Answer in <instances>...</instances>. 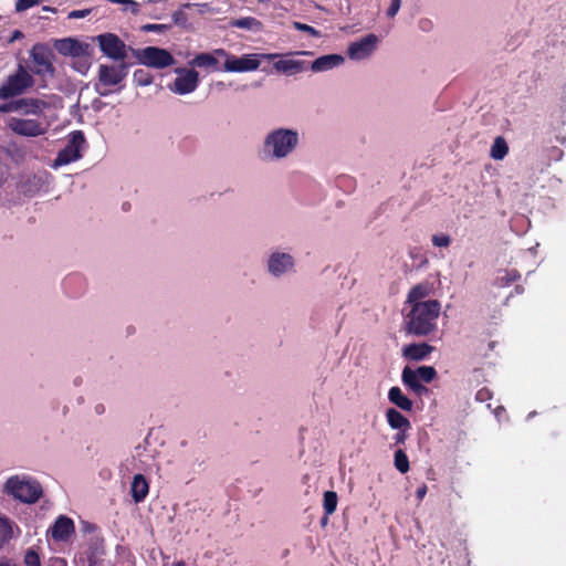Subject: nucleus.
<instances>
[{
	"mask_svg": "<svg viewBox=\"0 0 566 566\" xmlns=\"http://www.w3.org/2000/svg\"><path fill=\"white\" fill-rule=\"evenodd\" d=\"M441 304L438 300H427L426 303H416L403 315V331L417 337H427L438 329V318Z\"/></svg>",
	"mask_w": 566,
	"mask_h": 566,
	"instance_id": "1",
	"label": "nucleus"
},
{
	"mask_svg": "<svg viewBox=\"0 0 566 566\" xmlns=\"http://www.w3.org/2000/svg\"><path fill=\"white\" fill-rule=\"evenodd\" d=\"M34 86L33 76L19 64L17 71L10 74L0 86V99H15L14 97L21 96L29 88Z\"/></svg>",
	"mask_w": 566,
	"mask_h": 566,
	"instance_id": "2",
	"label": "nucleus"
},
{
	"mask_svg": "<svg viewBox=\"0 0 566 566\" xmlns=\"http://www.w3.org/2000/svg\"><path fill=\"white\" fill-rule=\"evenodd\" d=\"M7 492L23 503H35L43 493L41 484L31 479L11 476L6 482Z\"/></svg>",
	"mask_w": 566,
	"mask_h": 566,
	"instance_id": "3",
	"label": "nucleus"
},
{
	"mask_svg": "<svg viewBox=\"0 0 566 566\" xmlns=\"http://www.w3.org/2000/svg\"><path fill=\"white\" fill-rule=\"evenodd\" d=\"M298 135L292 129L279 128L270 133L264 142V149L272 148L275 158L286 157L297 145Z\"/></svg>",
	"mask_w": 566,
	"mask_h": 566,
	"instance_id": "4",
	"label": "nucleus"
},
{
	"mask_svg": "<svg viewBox=\"0 0 566 566\" xmlns=\"http://www.w3.org/2000/svg\"><path fill=\"white\" fill-rule=\"evenodd\" d=\"M436 377L437 370L432 366H420L416 370L406 366L401 374L403 385L418 396H422L429 391L421 381L430 384Z\"/></svg>",
	"mask_w": 566,
	"mask_h": 566,
	"instance_id": "5",
	"label": "nucleus"
},
{
	"mask_svg": "<svg viewBox=\"0 0 566 566\" xmlns=\"http://www.w3.org/2000/svg\"><path fill=\"white\" fill-rule=\"evenodd\" d=\"M46 107L43 99L36 97H20L0 104V113H18L20 117L40 116Z\"/></svg>",
	"mask_w": 566,
	"mask_h": 566,
	"instance_id": "6",
	"label": "nucleus"
},
{
	"mask_svg": "<svg viewBox=\"0 0 566 566\" xmlns=\"http://www.w3.org/2000/svg\"><path fill=\"white\" fill-rule=\"evenodd\" d=\"M8 129L22 137H39L46 134L49 125L38 118L12 116L7 123Z\"/></svg>",
	"mask_w": 566,
	"mask_h": 566,
	"instance_id": "7",
	"label": "nucleus"
},
{
	"mask_svg": "<svg viewBox=\"0 0 566 566\" xmlns=\"http://www.w3.org/2000/svg\"><path fill=\"white\" fill-rule=\"evenodd\" d=\"M54 54L46 45L36 43L30 51V59L34 64L32 72L41 77H53L55 67L52 63Z\"/></svg>",
	"mask_w": 566,
	"mask_h": 566,
	"instance_id": "8",
	"label": "nucleus"
},
{
	"mask_svg": "<svg viewBox=\"0 0 566 566\" xmlns=\"http://www.w3.org/2000/svg\"><path fill=\"white\" fill-rule=\"evenodd\" d=\"M214 53L220 57H226L223 70L226 72H250L259 69L261 61L258 54H244L241 57L229 54L223 49L214 50Z\"/></svg>",
	"mask_w": 566,
	"mask_h": 566,
	"instance_id": "9",
	"label": "nucleus"
},
{
	"mask_svg": "<svg viewBox=\"0 0 566 566\" xmlns=\"http://www.w3.org/2000/svg\"><path fill=\"white\" fill-rule=\"evenodd\" d=\"M85 145L84 133L82 130L72 132L65 147L57 153L55 165L63 166L80 159Z\"/></svg>",
	"mask_w": 566,
	"mask_h": 566,
	"instance_id": "10",
	"label": "nucleus"
},
{
	"mask_svg": "<svg viewBox=\"0 0 566 566\" xmlns=\"http://www.w3.org/2000/svg\"><path fill=\"white\" fill-rule=\"evenodd\" d=\"M136 56L140 64L156 69L168 67L175 63L170 52L156 46H147L139 50L136 52Z\"/></svg>",
	"mask_w": 566,
	"mask_h": 566,
	"instance_id": "11",
	"label": "nucleus"
},
{
	"mask_svg": "<svg viewBox=\"0 0 566 566\" xmlns=\"http://www.w3.org/2000/svg\"><path fill=\"white\" fill-rule=\"evenodd\" d=\"M99 50L114 61L124 62L127 57V46L118 35L114 33L99 34L96 38Z\"/></svg>",
	"mask_w": 566,
	"mask_h": 566,
	"instance_id": "12",
	"label": "nucleus"
},
{
	"mask_svg": "<svg viewBox=\"0 0 566 566\" xmlns=\"http://www.w3.org/2000/svg\"><path fill=\"white\" fill-rule=\"evenodd\" d=\"M128 65L122 62L119 65L101 64L98 67V81L103 86H115L128 74Z\"/></svg>",
	"mask_w": 566,
	"mask_h": 566,
	"instance_id": "13",
	"label": "nucleus"
},
{
	"mask_svg": "<svg viewBox=\"0 0 566 566\" xmlns=\"http://www.w3.org/2000/svg\"><path fill=\"white\" fill-rule=\"evenodd\" d=\"M178 76L175 78L170 90L177 94L185 95L193 92L199 84V75L195 70H178Z\"/></svg>",
	"mask_w": 566,
	"mask_h": 566,
	"instance_id": "14",
	"label": "nucleus"
},
{
	"mask_svg": "<svg viewBox=\"0 0 566 566\" xmlns=\"http://www.w3.org/2000/svg\"><path fill=\"white\" fill-rule=\"evenodd\" d=\"M74 533V522L66 515L57 516L53 525L46 532V534L55 542H69Z\"/></svg>",
	"mask_w": 566,
	"mask_h": 566,
	"instance_id": "15",
	"label": "nucleus"
},
{
	"mask_svg": "<svg viewBox=\"0 0 566 566\" xmlns=\"http://www.w3.org/2000/svg\"><path fill=\"white\" fill-rule=\"evenodd\" d=\"M378 39L375 34H368L359 41L352 43L348 48L350 59L360 60L367 57L376 48Z\"/></svg>",
	"mask_w": 566,
	"mask_h": 566,
	"instance_id": "16",
	"label": "nucleus"
},
{
	"mask_svg": "<svg viewBox=\"0 0 566 566\" xmlns=\"http://www.w3.org/2000/svg\"><path fill=\"white\" fill-rule=\"evenodd\" d=\"M434 347L427 343H413L403 346L402 355L406 359L412 361H420L428 357Z\"/></svg>",
	"mask_w": 566,
	"mask_h": 566,
	"instance_id": "17",
	"label": "nucleus"
},
{
	"mask_svg": "<svg viewBox=\"0 0 566 566\" xmlns=\"http://www.w3.org/2000/svg\"><path fill=\"white\" fill-rule=\"evenodd\" d=\"M274 69L287 75L301 73L307 69L306 62L294 59H281L273 64Z\"/></svg>",
	"mask_w": 566,
	"mask_h": 566,
	"instance_id": "18",
	"label": "nucleus"
},
{
	"mask_svg": "<svg viewBox=\"0 0 566 566\" xmlns=\"http://www.w3.org/2000/svg\"><path fill=\"white\" fill-rule=\"evenodd\" d=\"M293 266V259L286 253H274L269 261V271L274 275H281Z\"/></svg>",
	"mask_w": 566,
	"mask_h": 566,
	"instance_id": "19",
	"label": "nucleus"
},
{
	"mask_svg": "<svg viewBox=\"0 0 566 566\" xmlns=\"http://www.w3.org/2000/svg\"><path fill=\"white\" fill-rule=\"evenodd\" d=\"M149 492V484L143 474H136L130 484V493L135 503L143 502Z\"/></svg>",
	"mask_w": 566,
	"mask_h": 566,
	"instance_id": "20",
	"label": "nucleus"
},
{
	"mask_svg": "<svg viewBox=\"0 0 566 566\" xmlns=\"http://www.w3.org/2000/svg\"><path fill=\"white\" fill-rule=\"evenodd\" d=\"M344 62V57L338 54H327L317 57L312 64L311 70L313 72H323L331 70Z\"/></svg>",
	"mask_w": 566,
	"mask_h": 566,
	"instance_id": "21",
	"label": "nucleus"
},
{
	"mask_svg": "<svg viewBox=\"0 0 566 566\" xmlns=\"http://www.w3.org/2000/svg\"><path fill=\"white\" fill-rule=\"evenodd\" d=\"M55 48L64 55L80 56L83 53L82 43L71 38L57 41Z\"/></svg>",
	"mask_w": 566,
	"mask_h": 566,
	"instance_id": "22",
	"label": "nucleus"
},
{
	"mask_svg": "<svg viewBox=\"0 0 566 566\" xmlns=\"http://www.w3.org/2000/svg\"><path fill=\"white\" fill-rule=\"evenodd\" d=\"M388 399L403 411H411L413 402L401 391L399 387H391L388 391Z\"/></svg>",
	"mask_w": 566,
	"mask_h": 566,
	"instance_id": "23",
	"label": "nucleus"
},
{
	"mask_svg": "<svg viewBox=\"0 0 566 566\" xmlns=\"http://www.w3.org/2000/svg\"><path fill=\"white\" fill-rule=\"evenodd\" d=\"M386 419H387L388 424L392 429L408 430L411 427L409 419L407 417H405L401 412L396 410L395 408H389L386 411Z\"/></svg>",
	"mask_w": 566,
	"mask_h": 566,
	"instance_id": "24",
	"label": "nucleus"
},
{
	"mask_svg": "<svg viewBox=\"0 0 566 566\" xmlns=\"http://www.w3.org/2000/svg\"><path fill=\"white\" fill-rule=\"evenodd\" d=\"M429 295V287L427 284L420 283L410 289L407 295L406 305L411 307L416 303H426L424 300Z\"/></svg>",
	"mask_w": 566,
	"mask_h": 566,
	"instance_id": "25",
	"label": "nucleus"
},
{
	"mask_svg": "<svg viewBox=\"0 0 566 566\" xmlns=\"http://www.w3.org/2000/svg\"><path fill=\"white\" fill-rule=\"evenodd\" d=\"M214 51L212 53H199L197 54L191 64L197 67L219 70V61Z\"/></svg>",
	"mask_w": 566,
	"mask_h": 566,
	"instance_id": "26",
	"label": "nucleus"
},
{
	"mask_svg": "<svg viewBox=\"0 0 566 566\" xmlns=\"http://www.w3.org/2000/svg\"><path fill=\"white\" fill-rule=\"evenodd\" d=\"M104 554V538L99 534H94L88 542V560L98 558Z\"/></svg>",
	"mask_w": 566,
	"mask_h": 566,
	"instance_id": "27",
	"label": "nucleus"
},
{
	"mask_svg": "<svg viewBox=\"0 0 566 566\" xmlns=\"http://www.w3.org/2000/svg\"><path fill=\"white\" fill-rule=\"evenodd\" d=\"M509 153V146L504 137L497 136L491 146L490 156L494 160H502Z\"/></svg>",
	"mask_w": 566,
	"mask_h": 566,
	"instance_id": "28",
	"label": "nucleus"
},
{
	"mask_svg": "<svg viewBox=\"0 0 566 566\" xmlns=\"http://www.w3.org/2000/svg\"><path fill=\"white\" fill-rule=\"evenodd\" d=\"M12 538V526L8 517L0 516V549Z\"/></svg>",
	"mask_w": 566,
	"mask_h": 566,
	"instance_id": "29",
	"label": "nucleus"
},
{
	"mask_svg": "<svg viewBox=\"0 0 566 566\" xmlns=\"http://www.w3.org/2000/svg\"><path fill=\"white\" fill-rule=\"evenodd\" d=\"M337 501L338 497L336 492L326 491L324 493L323 507L326 516L332 515L336 511Z\"/></svg>",
	"mask_w": 566,
	"mask_h": 566,
	"instance_id": "30",
	"label": "nucleus"
},
{
	"mask_svg": "<svg viewBox=\"0 0 566 566\" xmlns=\"http://www.w3.org/2000/svg\"><path fill=\"white\" fill-rule=\"evenodd\" d=\"M394 464L400 473H407L410 469L409 459L406 452L398 449L394 455Z\"/></svg>",
	"mask_w": 566,
	"mask_h": 566,
	"instance_id": "31",
	"label": "nucleus"
},
{
	"mask_svg": "<svg viewBox=\"0 0 566 566\" xmlns=\"http://www.w3.org/2000/svg\"><path fill=\"white\" fill-rule=\"evenodd\" d=\"M232 27L240 29L252 30L261 25V22L253 17H245L241 19H235L231 22Z\"/></svg>",
	"mask_w": 566,
	"mask_h": 566,
	"instance_id": "32",
	"label": "nucleus"
},
{
	"mask_svg": "<svg viewBox=\"0 0 566 566\" xmlns=\"http://www.w3.org/2000/svg\"><path fill=\"white\" fill-rule=\"evenodd\" d=\"M134 81L140 86H146L153 82V77L148 72L140 69L134 72Z\"/></svg>",
	"mask_w": 566,
	"mask_h": 566,
	"instance_id": "33",
	"label": "nucleus"
},
{
	"mask_svg": "<svg viewBox=\"0 0 566 566\" xmlns=\"http://www.w3.org/2000/svg\"><path fill=\"white\" fill-rule=\"evenodd\" d=\"M25 566H41L39 554L33 549L29 548L24 555Z\"/></svg>",
	"mask_w": 566,
	"mask_h": 566,
	"instance_id": "34",
	"label": "nucleus"
},
{
	"mask_svg": "<svg viewBox=\"0 0 566 566\" xmlns=\"http://www.w3.org/2000/svg\"><path fill=\"white\" fill-rule=\"evenodd\" d=\"M293 27H294V29L305 32L312 36H315V38L321 36V32L308 24L295 21V22H293Z\"/></svg>",
	"mask_w": 566,
	"mask_h": 566,
	"instance_id": "35",
	"label": "nucleus"
},
{
	"mask_svg": "<svg viewBox=\"0 0 566 566\" xmlns=\"http://www.w3.org/2000/svg\"><path fill=\"white\" fill-rule=\"evenodd\" d=\"M170 24H156V23H149L142 27V31L144 32H159L164 33L168 30H170Z\"/></svg>",
	"mask_w": 566,
	"mask_h": 566,
	"instance_id": "36",
	"label": "nucleus"
},
{
	"mask_svg": "<svg viewBox=\"0 0 566 566\" xmlns=\"http://www.w3.org/2000/svg\"><path fill=\"white\" fill-rule=\"evenodd\" d=\"M40 3V0H17L15 2V10L18 12L25 11L34 6H38Z\"/></svg>",
	"mask_w": 566,
	"mask_h": 566,
	"instance_id": "37",
	"label": "nucleus"
},
{
	"mask_svg": "<svg viewBox=\"0 0 566 566\" xmlns=\"http://www.w3.org/2000/svg\"><path fill=\"white\" fill-rule=\"evenodd\" d=\"M450 237L446 234H434L432 235V243L434 247L447 248L450 245Z\"/></svg>",
	"mask_w": 566,
	"mask_h": 566,
	"instance_id": "38",
	"label": "nucleus"
},
{
	"mask_svg": "<svg viewBox=\"0 0 566 566\" xmlns=\"http://www.w3.org/2000/svg\"><path fill=\"white\" fill-rule=\"evenodd\" d=\"M521 277V274L513 270L511 272H506L504 276L499 277V281L501 282V285H507Z\"/></svg>",
	"mask_w": 566,
	"mask_h": 566,
	"instance_id": "39",
	"label": "nucleus"
},
{
	"mask_svg": "<svg viewBox=\"0 0 566 566\" xmlns=\"http://www.w3.org/2000/svg\"><path fill=\"white\" fill-rule=\"evenodd\" d=\"M171 19L176 25L184 27L187 22V14L180 9L172 13Z\"/></svg>",
	"mask_w": 566,
	"mask_h": 566,
	"instance_id": "40",
	"label": "nucleus"
},
{
	"mask_svg": "<svg viewBox=\"0 0 566 566\" xmlns=\"http://www.w3.org/2000/svg\"><path fill=\"white\" fill-rule=\"evenodd\" d=\"M492 398V391L489 388H481L475 395V399L480 402H485Z\"/></svg>",
	"mask_w": 566,
	"mask_h": 566,
	"instance_id": "41",
	"label": "nucleus"
},
{
	"mask_svg": "<svg viewBox=\"0 0 566 566\" xmlns=\"http://www.w3.org/2000/svg\"><path fill=\"white\" fill-rule=\"evenodd\" d=\"M81 531L84 534H94L97 531V525L87 521L81 523Z\"/></svg>",
	"mask_w": 566,
	"mask_h": 566,
	"instance_id": "42",
	"label": "nucleus"
},
{
	"mask_svg": "<svg viewBox=\"0 0 566 566\" xmlns=\"http://www.w3.org/2000/svg\"><path fill=\"white\" fill-rule=\"evenodd\" d=\"M400 6H401V0H391V3L387 10V15L389 18H394L398 13Z\"/></svg>",
	"mask_w": 566,
	"mask_h": 566,
	"instance_id": "43",
	"label": "nucleus"
},
{
	"mask_svg": "<svg viewBox=\"0 0 566 566\" xmlns=\"http://www.w3.org/2000/svg\"><path fill=\"white\" fill-rule=\"evenodd\" d=\"M72 284L83 285V279L80 275H72L66 277L64 281L65 289L69 290L70 285Z\"/></svg>",
	"mask_w": 566,
	"mask_h": 566,
	"instance_id": "44",
	"label": "nucleus"
},
{
	"mask_svg": "<svg viewBox=\"0 0 566 566\" xmlns=\"http://www.w3.org/2000/svg\"><path fill=\"white\" fill-rule=\"evenodd\" d=\"M91 9H84V10H74L69 13L70 19H82L87 17L91 13Z\"/></svg>",
	"mask_w": 566,
	"mask_h": 566,
	"instance_id": "45",
	"label": "nucleus"
},
{
	"mask_svg": "<svg viewBox=\"0 0 566 566\" xmlns=\"http://www.w3.org/2000/svg\"><path fill=\"white\" fill-rule=\"evenodd\" d=\"M394 439L397 444H403L407 439V430L400 429V431L395 434Z\"/></svg>",
	"mask_w": 566,
	"mask_h": 566,
	"instance_id": "46",
	"label": "nucleus"
},
{
	"mask_svg": "<svg viewBox=\"0 0 566 566\" xmlns=\"http://www.w3.org/2000/svg\"><path fill=\"white\" fill-rule=\"evenodd\" d=\"M428 492V488L426 484H421L417 491H416V497L419 500V501H422L423 497L426 496Z\"/></svg>",
	"mask_w": 566,
	"mask_h": 566,
	"instance_id": "47",
	"label": "nucleus"
},
{
	"mask_svg": "<svg viewBox=\"0 0 566 566\" xmlns=\"http://www.w3.org/2000/svg\"><path fill=\"white\" fill-rule=\"evenodd\" d=\"M431 22L429 20H421L419 25L422 30L427 31L430 28Z\"/></svg>",
	"mask_w": 566,
	"mask_h": 566,
	"instance_id": "48",
	"label": "nucleus"
},
{
	"mask_svg": "<svg viewBox=\"0 0 566 566\" xmlns=\"http://www.w3.org/2000/svg\"><path fill=\"white\" fill-rule=\"evenodd\" d=\"M0 566H17L15 563H13L10 559L0 560Z\"/></svg>",
	"mask_w": 566,
	"mask_h": 566,
	"instance_id": "49",
	"label": "nucleus"
},
{
	"mask_svg": "<svg viewBox=\"0 0 566 566\" xmlns=\"http://www.w3.org/2000/svg\"><path fill=\"white\" fill-rule=\"evenodd\" d=\"M153 3H161L163 6H165L167 3V0H147L146 2L147 6Z\"/></svg>",
	"mask_w": 566,
	"mask_h": 566,
	"instance_id": "50",
	"label": "nucleus"
},
{
	"mask_svg": "<svg viewBox=\"0 0 566 566\" xmlns=\"http://www.w3.org/2000/svg\"><path fill=\"white\" fill-rule=\"evenodd\" d=\"M22 36H23V33H22L21 31H19V30H15V31L13 32V35H12L11 41H14V40H17V39H20V38H22Z\"/></svg>",
	"mask_w": 566,
	"mask_h": 566,
	"instance_id": "51",
	"label": "nucleus"
},
{
	"mask_svg": "<svg viewBox=\"0 0 566 566\" xmlns=\"http://www.w3.org/2000/svg\"><path fill=\"white\" fill-rule=\"evenodd\" d=\"M268 59L272 60L279 56V54H268L265 55Z\"/></svg>",
	"mask_w": 566,
	"mask_h": 566,
	"instance_id": "52",
	"label": "nucleus"
},
{
	"mask_svg": "<svg viewBox=\"0 0 566 566\" xmlns=\"http://www.w3.org/2000/svg\"><path fill=\"white\" fill-rule=\"evenodd\" d=\"M149 15H150L153 19H161V15H160V14H153V13H149Z\"/></svg>",
	"mask_w": 566,
	"mask_h": 566,
	"instance_id": "53",
	"label": "nucleus"
},
{
	"mask_svg": "<svg viewBox=\"0 0 566 566\" xmlns=\"http://www.w3.org/2000/svg\"><path fill=\"white\" fill-rule=\"evenodd\" d=\"M129 208H130V205H129L128 202H125V203L123 205V209H124V210H128Z\"/></svg>",
	"mask_w": 566,
	"mask_h": 566,
	"instance_id": "54",
	"label": "nucleus"
},
{
	"mask_svg": "<svg viewBox=\"0 0 566 566\" xmlns=\"http://www.w3.org/2000/svg\"><path fill=\"white\" fill-rule=\"evenodd\" d=\"M103 410H104V407H103V406H97V407H96V411H97V412H102Z\"/></svg>",
	"mask_w": 566,
	"mask_h": 566,
	"instance_id": "55",
	"label": "nucleus"
},
{
	"mask_svg": "<svg viewBox=\"0 0 566 566\" xmlns=\"http://www.w3.org/2000/svg\"><path fill=\"white\" fill-rule=\"evenodd\" d=\"M176 566H186L185 562H178L176 563Z\"/></svg>",
	"mask_w": 566,
	"mask_h": 566,
	"instance_id": "56",
	"label": "nucleus"
},
{
	"mask_svg": "<svg viewBox=\"0 0 566 566\" xmlns=\"http://www.w3.org/2000/svg\"><path fill=\"white\" fill-rule=\"evenodd\" d=\"M43 10H45V11H54V9H52L50 7H44Z\"/></svg>",
	"mask_w": 566,
	"mask_h": 566,
	"instance_id": "57",
	"label": "nucleus"
},
{
	"mask_svg": "<svg viewBox=\"0 0 566 566\" xmlns=\"http://www.w3.org/2000/svg\"><path fill=\"white\" fill-rule=\"evenodd\" d=\"M516 292H518V293L523 292V287L522 286H516Z\"/></svg>",
	"mask_w": 566,
	"mask_h": 566,
	"instance_id": "58",
	"label": "nucleus"
},
{
	"mask_svg": "<svg viewBox=\"0 0 566 566\" xmlns=\"http://www.w3.org/2000/svg\"><path fill=\"white\" fill-rule=\"evenodd\" d=\"M296 54H311V53L306 52V51H303V52H297Z\"/></svg>",
	"mask_w": 566,
	"mask_h": 566,
	"instance_id": "59",
	"label": "nucleus"
},
{
	"mask_svg": "<svg viewBox=\"0 0 566 566\" xmlns=\"http://www.w3.org/2000/svg\"><path fill=\"white\" fill-rule=\"evenodd\" d=\"M490 347L493 348L494 347V342H491L490 343Z\"/></svg>",
	"mask_w": 566,
	"mask_h": 566,
	"instance_id": "60",
	"label": "nucleus"
},
{
	"mask_svg": "<svg viewBox=\"0 0 566 566\" xmlns=\"http://www.w3.org/2000/svg\"><path fill=\"white\" fill-rule=\"evenodd\" d=\"M185 8H189L190 7V3H186L184 4Z\"/></svg>",
	"mask_w": 566,
	"mask_h": 566,
	"instance_id": "61",
	"label": "nucleus"
}]
</instances>
